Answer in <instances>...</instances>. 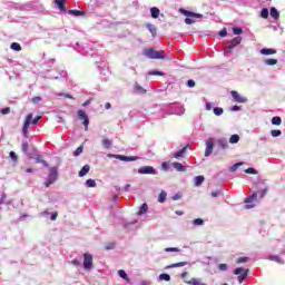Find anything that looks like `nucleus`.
Masks as SVG:
<instances>
[{
	"instance_id": "f257e3e1",
	"label": "nucleus",
	"mask_w": 285,
	"mask_h": 285,
	"mask_svg": "<svg viewBox=\"0 0 285 285\" xmlns=\"http://www.w3.org/2000/svg\"><path fill=\"white\" fill-rule=\"evenodd\" d=\"M42 116H37L36 118L32 119V114H28V116L24 119V124L22 127V134L23 137L28 138V129L30 128V125L33 124L35 126H37V124H39V121H41Z\"/></svg>"
},
{
	"instance_id": "f03ea898",
	"label": "nucleus",
	"mask_w": 285,
	"mask_h": 285,
	"mask_svg": "<svg viewBox=\"0 0 285 285\" xmlns=\"http://www.w3.org/2000/svg\"><path fill=\"white\" fill-rule=\"evenodd\" d=\"M58 177H59V171H58L57 167H51L49 169L48 179L45 181L46 188H49V186H52V184H55V181H57Z\"/></svg>"
},
{
	"instance_id": "7ed1b4c3",
	"label": "nucleus",
	"mask_w": 285,
	"mask_h": 285,
	"mask_svg": "<svg viewBox=\"0 0 285 285\" xmlns=\"http://www.w3.org/2000/svg\"><path fill=\"white\" fill-rule=\"evenodd\" d=\"M239 43H242V37L237 36L236 38L229 40L227 42V47L225 49V55H228L230 52H233V50L235 48H237V46H239Z\"/></svg>"
},
{
	"instance_id": "20e7f679",
	"label": "nucleus",
	"mask_w": 285,
	"mask_h": 285,
	"mask_svg": "<svg viewBox=\"0 0 285 285\" xmlns=\"http://www.w3.org/2000/svg\"><path fill=\"white\" fill-rule=\"evenodd\" d=\"M164 50L155 51V49H146L145 55L148 59H166L164 56Z\"/></svg>"
},
{
	"instance_id": "39448f33",
	"label": "nucleus",
	"mask_w": 285,
	"mask_h": 285,
	"mask_svg": "<svg viewBox=\"0 0 285 285\" xmlns=\"http://www.w3.org/2000/svg\"><path fill=\"white\" fill-rule=\"evenodd\" d=\"M234 275H239L238 282H239V284H242L248 277V269L238 267V268L234 269Z\"/></svg>"
},
{
	"instance_id": "423d86ee",
	"label": "nucleus",
	"mask_w": 285,
	"mask_h": 285,
	"mask_svg": "<svg viewBox=\"0 0 285 285\" xmlns=\"http://www.w3.org/2000/svg\"><path fill=\"white\" fill-rule=\"evenodd\" d=\"M77 118L82 121V126H85V130H88V126L90 125V119L88 118V115H86V111L78 110Z\"/></svg>"
},
{
	"instance_id": "0eeeda50",
	"label": "nucleus",
	"mask_w": 285,
	"mask_h": 285,
	"mask_svg": "<svg viewBox=\"0 0 285 285\" xmlns=\"http://www.w3.org/2000/svg\"><path fill=\"white\" fill-rule=\"evenodd\" d=\"M83 268L85 271H91L92 268V254L85 253L83 254Z\"/></svg>"
},
{
	"instance_id": "6e6552de",
	"label": "nucleus",
	"mask_w": 285,
	"mask_h": 285,
	"mask_svg": "<svg viewBox=\"0 0 285 285\" xmlns=\"http://www.w3.org/2000/svg\"><path fill=\"white\" fill-rule=\"evenodd\" d=\"M139 175H157V170L153 166H142L138 169Z\"/></svg>"
},
{
	"instance_id": "1a4fd4ad",
	"label": "nucleus",
	"mask_w": 285,
	"mask_h": 285,
	"mask_svg": "<svg viewBox=\"0 0 285 285\" xmlns=\"http://www.w3.org/2000/svg\"><path fill=\"white\" fill-rule=\"evenodd\" d=\"M230 95L234 101H236L237 104H246V101H248V98L239 95V92H237L236 90L230 91Z\"/></svg>"
},
{
	"instance_id": "9d476101",
	"label": "nucleus",
	"mask_w": 285,
	"mask_h": 285,
	"mask_svg": "<svg viewBox=\"0 0 285 285\" xmlns=\"http://www.w3.org/2000/svg\"><path fill=\"white\" fill-rule=\"evenodd\" d=\"M253 202H257V195L255 193L252 194V196L247 197L245 199V208L248 210L250 208H255V204Z\"/></svg>"
},
{
	"instance_id": "9b49d317",
	"label": "nucleus",
	"mask_w": 285,
	"mask_h": 285,
	"mask_svg": "<svg viewBox=\"0 0 285 285\" xmlns=\"http://www.w3.org/2000/svg\"><path fill=\"white\" fill-rule=\"evenodd\" d=\"M181 14L185 17H194L195 19H202L204 17L202 13H195L188 10L180 9Z\"/></svg>"
},
{
	"instance_id": "f8f14e48",
	"label": "nucleus",
	"mask_w": 285,
	"mask_h": 285,
	"mask_svg": "<svg viewBox=\"0 0 285 285\" xmlns=\"http://www.w3.org/2000/svg\"><path fill=\"white\" fill-rule=\"evenodd\" d=\"M213 141H207L206 142V149H205V157H210L213 155V148H214Z\"/></svg>"
},
{
	"instance_id": "ddd939ff",
	"label": "nucleus",
	"mask_w": 285,
	"mask_h": 285,
	"mask_svg": "<svg viewBox=\"0 0 285 285\" xmlns=\"http://www.w3.org/2000/svg\"><path fill=\"white\" fill-rule=\"evenodd\" d=\"M33 159H35V163L36 164H42V166H45V168H48V161H46V160H43V158L41 157V155H36L35 157H33Z\"/></svg>"
},
{
	"instance_id": "4468645a",
	"label": "nucleus",
	"mask_w": 285,
	"mask_h": 285,
	"mask_svg": "<svg viewBox=\"0 0 285 285\" xmlns=\"http://www.w3.org/2000/svg\"><path fill=\"white\" fill-rule=\"evenodd\" d=\"M181 266H190V263L189 262L174 263V264L167 266V268H181Z\"/></svg>"
},
{
	"instance_id": "2eb2a0df",
	"label": "nucleus",
	"mask_w": 285,
	"mask_h": 285,
	"mask_svg": "<svg viewBox=\"0 0 285 285\" xmlns=\"http://www.w3.org/2000/svg\"><path fill=\"white\" fill-rule=\"evenodd\" d=\"M261 55H264L265 57H269V55H277V50L264 48L261 50Z\"/></svg>"
},
{
	"instance_id": "dca6fc26",
	"label": "nucleus",
	"mask_w": 285,
	"mask_h": 285,
	"mask_svg": "<svg viewBox=\"0 0 285 285\" xmlns=\"http://www.w3.org/2000/svg\"><path fill=\"white\" fill-rule=\"evenodd\" d=\"M188 147V145H186L185 147H183L181 149H179L177 153L174 154V158L175 159H179V157H184L186 155V148Z\"/></svg>"
},
{
	"instance_id": "f3484780",
	"label": "nucleus",
	"mask_w": 285,
	"mask_h": 285,
	"mask_svg": "<svg viewBox=\"0 0 285 285\" xmlns=\"http://www.w3.org/2000/svg\"><path fill=\"white\" fill-rule=\"evenodd\" d=\"M173 168H175V170H178V173H186V167H184L181 163H173Z\"/></svg>"
},
{
	"instance_id": "a211bd4d",
	"label": "nucleus",
	"mask_w": 285,
	"mask_h": 285,
	"mask_svg": "<svg viewBox=\"0 0 285 285\" xmlns=\"http://www.w3.org/2000/svg\"><path fill=\"white\" fill-rule=\"evenodd\" d=\"M269 14L272 19H279V11H277V8L272 7L269 10Z\"/></svg>"
},
{
	"instance_id": "6ab92c4d",
	"label": "nucleus",
	"mask_w": 285,
	"mask_h": 285,
	"mask_svg": "<svg viewBox=\"0 0 285 285\" xmlns=\"http://www.w3.org/2000/svg\"><path fill=\"white\" fill-rule=\"evenodd\" d=\"M205 179L206 178L204 176H196L194 178L195 186H197V187L202 186L204 184Z\"/></svg>"
},
{
	"instance_id": "aec40b11",
	"label": "nucleus",
	"mask_w": 285,
	"mask_h": 285,
	"mask_svg": "<svg viewBox=\"0 0 285 285\" xmlns=\"http://www.w3.org/2000/svg\"><path fill=\"white\" fill-rule=\"evenodd\" d=\"M56 6L61 12H66V0H56Z\"/></svg>"
},
{
	"instance_id": "412c9836",
	"label": "nucleus",
	"mask_w": 285,
	"mask_h": 285,
	"mask_svg": "<svg viewBox=\"0 0 285 285\" xmlns=\"http://www.w3.org/2000/svg\"><path fill=\"white\" fill-rule=\"evenodd\" d=\"M148 213V204L144 203L140 206V209L138 210L137 215L141 216V215H146Z\"/></svg>"
},
{
	"instance_id": "4be33fe9",
	"label": "nucleus",
	"mask_w": 285,
	"mask_h": 285,
	"mask_svg": "<svg viewBox=\"0 0 285 285\" xmlns=\"http://www.w3.org/2000/svg\"><path fill=\"white\" fill-rule=\"evenodd\" d=\"M90 173V165H85L79 171V177H86V174Z\"/></svg>"
},
{
	"instance_id": "5701e85b",
	"label": "nucleus",
	"mask_w": 285,
	"mask_h": 285,
	"mask_svg": "<svg viewBox=\"0 0 285 285\" xmlns=\"http://www.w3.org/2000/svg\"><path fill=\"white\" fill-rule=\"evenodd\" d=\"M147 30H149V32L151 33L153 37H157V27H155V24H147Z\"/></svg>"
},
{
	"instance_id": "b1692460",
	"label": "nucleus",
	"mask_w": 285,
	"mask_h": 285,
	"mask_svg": "<svg viewBox=\"0 0 285 285\" xmlns=\"http://www.w3.org/2000/svg\"><path fill=\"white\" fill-rule=\"evenodd\" d=\"M117 159H120V161H136L137 157H128V156H118Z\"/></svg>"
},
{
	"instance_id": "393cba45",
	"label": "nucleus",
	"mask_w": 285,
	"mask_h": 285,
	"mask_svg": "<svg viewBox=\"0 0 285 285\" xmlns=\"http://www.w3.org/2000/svg\"><path fill=\"white\" fill-rule=\"evenodd\" d=\"M153 19H159V9L157 7H154L150 9Z\"/></svg>"
},
{
	"instance_id": "a878e982",
	"label": "nucleus",
	"mask_w": 285,
	"mask_h": 285,
	"mask_svg": "<svg viewBox=\"0 0 285 285\" xmlns=\"http://www.w3.org/2000/svg\"><path fill=\"white\" fill-rule=\"evenodd\" d=\"M118 275L119 277H121V279H125L126 282H130V278L128 277V274H126V271L124 269L118 271Z\"/></svg>"
},
{
	"instance_id": "bb28decb",
	"label": "nucleus",
	"mask_w": 285,
	"mask_h": 285,
	"mask_svg": "<svg viewBox=\"0 0 285 285\" xmlns=\"http://www.w3.org/2000/svg\"><path fill=\"white\" fill-rule=\"evenodd\" d=\"M102 146H104V148H107V149L112 148V140H110L108 138L104 139L102 140Z\"/></svg>"
},
{
	"instance_id": "cd10ccee",
	"label": "nucleus",
	"mask_w": 285,
	"mask_h": 285,
	"mask_svg": "<svg viewBox=\"0 0 285 285\" xmlns=\"http://www.w3.org/2000/svg\"><path fill=\"white\" fill-rule=\"evenodd\" d=\"M273 126H282V118L279 116L272 118Z\"/></svg>"
},
{
	"instance_id": "c85d7f7f",
	"label": "nucleus",
	"mask_w": 285,
	"mask_h": 285,
	"mask_svg": "<svg viewBox=\"0 0 285 285\" xmlns=\"http://www.w3.org/2000/svg\"><path fill=\"white\" fill-rule=\"evenodd\" d=\"M135 90L136 92H138L139 95H146V89H144V87H141L139 83L135 85Z\"/></svg>"
},
{
	"instance_id": "c756f323",
	"label": "nucleus",
	"mask_w": 285,
	"mask_h": 285,
	"mask_svg": "<svg viewBox=\"0 0 285 285\" xmlns=\"http://www.w3.org/2000/svg\"><path fill=\"white\" fill-rule=\"evenodd\" d=\"M11 50H14L16 52H21V45L18 42H12L10 46Z\"/></svg>"
},
{
	"instance_id": "7c9ffc66",
	"label": "nucleus",
	"mask_w": 285,
	"mask_h": 285,
	"mask_svg": "<svg viewBox=\"0 0 285 285\" xmlns=\"http://www.w3.org/2000/svg\"><path fill=\"white\" fill-rule=\"evenodd\" d=\"M69 14H73V17H83L86 12L79 10H69Z\"/></svg>"
},
{
	"instance_id": "2f4dec72",
	"label": "nucleus",
	"mask_w": 285,
	"mask_h": 285,
	"mask_svg": "<svg viewBox=\"0 0 285 285\" xmlns=\"http://www.w3.org/2000/svg\"><path fill=\"white\" fill-rule=\"evenodd\" d=\"M168 196V194H166V191H161L158 196V202L159 204H164V202H166V197Z\"/></svg>"
},
{
	"instance_id": "473e14b6",
	"label": "nucleus",
	"mask_w": 285,
	"mask_h": 285,
	"mask_svg": "<svg viewBox=\"0 0 285 285\" xmlns=\"http://www.w3.org/2000/svg\"><path fill=\"white\" fill-rule=\"evenodd\" d=\"M214 115H216V117H222V115H224V109L222 107H215Z\"/></svg>"
},
{
	"instance_id": "72a5a7b5",
	"label": "nucleus",
	"mask_w": 285,
	"mask_h": 285,
	"mask_svg": "<svg viewBox=\"0 0 285 285\" xmlns=\"http://www.w3.org/2000/svg\"><path fill=\"white\" fill-rule=\"evenodd\" d=\"M86 186L87 188H95L97 186V181H95V179H88L86 181Z\"/></svg>"
},
{
	"instance_id": "f704fd0d",
	"label": "nucleus",
	"mask_w": 285,
	"mask_h": 285,
	"mask_svg": "<svg viewBox=\"0 0 285 285\" xmlns=\"http://www.w3.org/2000/svg\"><path fill=\"white\" fill-rule=\"evenodd\" d=\"M250 258L246 257V256H240L237 258L236 264H246V262H248Z\"/></svg>"
},
{
	"instance_id": "c9c22d12",
	"label": "nucleus",
	"mask_w": 285,
	"mask_h": 285,
	"mask_svg": "<svg viewBox=\"0 0 285 285\" xmlns=\"http://www.w3.org/2000/svg\"><path fill=\"white\" fill-rule=\"evenodd\" d=\"M262 19H268V8H263L261 11Z\"/></svg>"
},
{
	"instance_id": "e433bc0d",
	"label": "nucleus",
	"mask_w": 285,
	"mask_h": 285,
	"mask_svg": "<svg viewBox=\"0 0 285 285\" xmlns=\"http://www.w3.org/2000/svg\"><path fill=\"white\" fill-rule=\"evenodd\" d=\"M239 141V135H232L229 144H237Z\"/></svg>"
},
{
	"instance_id": "4c0bfd02",
	"label": "nucleus",
	"mask_w": 285,
	"mask_h": 285,
	"mask_svg": "<svg viewBox=\"0 0 285 285\" xmlns=\"http://www.w3.org/2000/svg\"><path fill=\"white\" fill-rule=\"evenodd\" d=\"M265 65L266 66H277V59H266Z\"/></svg>"
},
{
	"instance_id": "58836bf2",
	"label": "nucleus",
	"mask_w": 285,
	"mask_h": 285,
	"mask_svg": "<svg viewBox=\"0 0 285 285\" xmlns=\"http://www.w3.org/2000/svg\"><path fill=\"white\" fill-rule=\"evenodd\" d=\"M159 279L164 282H170V275L169 274H160Z\"/></svg>"
},
{
	"instance_id": "ea45409f",
	"label": "nucleus",
	"mask_w": 285,
	"mask_h": 285,
	"mask_svg": "<svg viewBox=\"0 0 285 285\" xmlns=\"http://www.w3.org/2000/svg\"><path fill=\"white\" fill-rule=\"evenodd\" d=\"M194 226H204V219L196 218L193 220Z\"/></svg>"
},
{
	"instance_id": "a19ab883",
	"label": "nucleus",
	"mask_w": 285,
	"mask_h": 285,
	"mask_svg": "<svg viewBox=\"0 0 285 285\" xmlns=\"http://www.w3.org/2000/svg\"><path fill=\"white\" fill-rule=\"evenodd\" d=\"M272 137H282V130L274 129L271 131Z\"/></svg>"
},
{
	"instance_id": "79ce46f5",
	"label": "nucleus",
	"mask_w": 285,
	"mask_h": 285,
	"mask_svg": "<svg viewBox=\"0 0 285 285\" xmlns=\"http://www.w3.org/2000/svg\"><path fill=\"white\" fill-rule=\"evenodd\" d=\"M165 253H179V248H177V247H167V248H165Z\"/></svg>"
},
{
	"instance_id": "37998d69",
	"label": "nucleus",
	"mask_w": 285,
	"mask_h": 285,
	"mask_svg": "<svg viewBox=\"0 0 285 285\" xmlns=\"http://www.w3.org/2000/svg\"><path fill=\"white\" fill-rule=\"evenodd\" d=\"M81 153H83V147H82V146L78 147V148L73 151V156H75V157H79V155H81Z\"/></svg>"
},
{
	"instance_id": "c03bdc74",
	"label": "nucleus",
	"mask_w": 285,
	"mask_h": 285,
	"mask_svg": "<svg viewBox=\"0 0 285 285\" xmlns=\"http://www.w3.org/2000/svg\"><path fill=\"white\" fill-rule=\"evenodd\" d=\"M247 175H257V170L253 167H249L245 170Z\"/></svg>"
},
{
	"instance_id": "a18cd8bd",
	"label": "nucleus",
	"mask_w": 285,
	"mask_h": 285,
	"mask_svg": "<svg viewBox=\"0 0 285 285\" xmlns=\"http://www.w3.org/2000/svg\"><path fill=\"white\" fill-rule=\"evenodd\" d=\"M233 32H234V35H243L244 30L242 28L234 27Z\"/></svg>"
},
{
	"instance_id": "49530a36",
	"label": "nucleus",
	"mask_w": 285,
	"mask_h": 285,
	"mask_svg": "<svg viewBox=\"0 0 285 285\" xmlns=\"http://www.w3.org/2000/svg\"><path fill=\"white\" fill-rule=\"evenodd\" d=\"M9 156L12 159V161H18V159H19V157L17 156V154L14 151H10Z\"/></svg>"
},
{
	"instance_id": "de8ad7c7",
	"label": "nucleus",
	"mask_w": 285,
	"mask_h": 285,
	"mask_svg": "<svg viewBox=\"0 0 285 285\" xmlns=\"http://www.w3.org/2000/svg\"><path fill=\"white\" fill-rule=\"evenodd\" d=\"M218 268H219V271H228V265L226 264V263H223V264H219L218 265Z\"/></svg>"
},
{
	"instance_id": "09e8293b",
	"label": "nucleus",
	"mask_w": 285,
	"mask_h": 285,
	"mask_svg": "<svg viewBox=\"0 0 285 285\" xmlns=\"http://www.w3.org/2000/svg\"><path fill=\"white\" fill-rule=\"evenodd\" d=\"M21 150L22 153H28V141L22 142Z\"/></svg>"
},
{
	"instance_id": "8fccbe9b",
	"label": "nucleus",
	"mask_w": 285,
	"mask_h": 285,
	"mask_svg": "<svg viewBox=\"0 0 285 285\" xmlns=\"http://www.w3.org/2000/svg\"><path fill=\"white\" fill-rule=\"evenodd\" d=\"M39 101H41V96H36V97L31 98V102H33V104H39Z\"/></svg>"
},
{
	"instance_id": "3c124183",
	"label": "nucleus",
	"mask_w": 285,
	"mask_h": 285,
	"mask_svg": "<svg viewBox=\"0 0 285 285\" xmlns=\"http://www.w3.org/2000/svg\"><path fill=\"white\" fill-rule=\"evenodd\" d=\"M228 35V30H226V28H223L220 31H219V37H226Z\"/></svg>"
},
{
	"instance_id": "603ef678",
	"label": "nucleus",
	"mask_w": 285,
	"mask_h": 285,
	"mask_svg": "<svg viewBox=\"0 0 285 285\" xmlns=\"http://www.w3.org/2000/svg\"><path fill=\"white\" fill-rule=\"evenodd\" d=\"M58 97H66V99H75L71 95L68 94H57Z\"/></svg>"
},
{
	"instance_id": "864d4df0",
	"label": "nucleus",
	"mask_w": 285,
	"mask_h": 285,
	"mask_svg": "<svg viewBox=\"0 0 285 285\" xmlns=\"http://www.w3.org/2000/svg\"><path fill=\"white\" fill-rule=\"evenodd\" d=\"M1 115H10V107L1 109Z\"/></svg>"
},
{
	"instance_id": "5fc2aeb1",
	"label": "nucleus",
	"mask_w": 285,
	"mask_h": 285,
	"mask_svg": "<svg viewBox=\"0 0 285 285\" xmlns=\"http://www.w3.org/2000/svg\"><path fill=\"white\" fill-rule=\"evenodd\" d=\"M185 23H186L187 26H193V23H195V20H193V19H190V18H186V19H185Z\"/></svg>"
},
{
	"instance_id": "6e6d98bb",
	"label": "nucleus",
	"mask_w": 285,
	"mask_h": 285,
	"mask_svg": "<svg viewBox=\"0 0 285 285\" xmlns=\"http://www.w3.org/2000/svg\"><path fill=\"white\" fill-rule=\"evenodd\" d=\"M177 199H181V193H177L173 196L174 202H177Z\"/></svg>"
},
{
	"instance_id": "4d7b16f0",
	"label": "nucleus",
	"mask_w": 285,
	"mask_h": 285,
	"mask_svg": "<svg viewBox=\"0 0 285 285\" xmlns=\"http://www.w3.org/2000/svg\"><path fill=\"white\" fill-rule=\"evenodd\" d=\"M239 166H242V163H237V164H235L234 166H232V167H230V170H232L233 173H235V170H237V168H238Z\"/></svg>"
},
{
	"instance_id": "13d9d810",
	"label": "nucleus",
	"mask_w": 285,
	"mask_h": 285,
	"mask_svg": "<svg viewBox=\"0 0 285 285\" xmlns=\"http://www.w3.org/2000/svg\"><path fill=\"white\" fill-rule=\"evenodd\" d=\"M219 195H222L220 190L212 191V197H219Z\"/></svg>"
},
{
	"instance_id": "bf43d9fd",
	"label": "nucleus",
	"mask_w": 285,
	"mask_h": 285,
	"mask_svg": "<svg viewBox=\"0 0 285 285\" xmlns=\"http://www.w3.org/2000/svg\"><path fill=\"white\" fill-rule=\"evenodd\" d=\"M187 86L188 88H195V80H188Z\"/></svg>"
},
{
	"instance_id": "052dcab7",
	"label": "nucleus",
	"mask_w": 285,
	"mask_h": 285,
	"mask_svg": "<svg viewBox=\"0 0 285 285\" xmlns=\"http://www.w3.org/2000/svg\"><path fill=\"white\" fill-rule=\"evenodd\" d=\"M149 75L161 77L164 73L161 71H150Z\"/></svg>"
},
{
	"instance_id": "680f3d73",
	"label": "nucleus",
	"mask_w": 285,
	"mask_h": 285,
	"mask_svg": "<svg viewBox=\"0 0 285 285\" xmlns=\"http://www.w3.org/2000/svg\"><path fill=\"white\" fill-rule=\"evenodd\" d=\"M58 216H59V214H58L57 212H53V213L51 214V222H55Z\"/></svg>"
},
{
	"instance_id": "e2e57ef3",
	"label": "nucleus",
	"mask_w": 285,
	"mask_h": 285,
	"mask_svg": "<svg viewBox=\"0 0 285 285\" xmlns=\"http://www.w3.org/2000/svg\"><path fill=\"white\" fill-rule=\"evenodd\" d=\"M206 110H213V104L207 102L206 104Z\"/></svg>"
},
{
	"instance_id": "0e129e2a",
	"label": "nucleus",
	"mask_w": 285,
	"mask_h": 285,
	"mask_svg": "<svg viewBox=\"0 0 285 285\" xmlns=\"http://www.w3.org/2000/svg\"><path fill=\"white\" fill-rule=\"evenodd\" d=\"M242 108L239 107V106H234L233 108H232V110L234 111V112H237V110H240Z\"/></svg>"
},
{
	"instance_id": "69168bd1",
	"label": "nucleus",
	"mask_w": 285,
	"mask_h": 285,
	"mask_svg": "<svg viewBox=\"0 0 285 285\" xmlns=\"http://www.w3.org/2000/svg\"><path fill=\"white\" fill-rule=\"evenodd\" d=\"M92 101V99H88L87 101H85L83 104H82V106H90V102Z\"/></svg>"
},
{
	"instance_id": "338daca9",
	"label": "nucleus",
	"mask_w": 285,
	"mask_h": 285,
	"mask_svg": "<svg viewBox=\"0 0 285 285\" xmlns=\"http://www.w3.org/2000/svg\"><path fill=\"white\" fill-rule=\"evenodd\" d=\"M71 264H73V266H79V261H78V259H73V261L71 262Z\"/></svg>"
},
{
	"instance_id": "774afa93",
	"label": "nucleus",
	"mask_w": 285,
	"mask_h": 285,
	"mask_svg": "<svg viewBox=\"0 0 285 285\" xmlns=\"http://www.w3.org/2000/svg\"><path fill=\"white\" fill-rule=\"evenodd\" d=\"M266 193H268V189H262V195H261V197H264V195H266Z\"/></svg>"
}]
</instances>
